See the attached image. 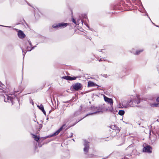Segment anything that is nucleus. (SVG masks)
<instances>
[{"label":"nucleus","mask_w":159,"mask_h":159,"mask_svg":"<svg viewBox=\"0 0 159 159\" xmlns=\"http://www.w3.org/2000/svg\"><path fill=\"white\" fill-rule=\"evenodd\" d=\"M66 127V124H63L59 129L61 131V130H62L64 129H65V128Z\"/></svg>","instance_id":"obj_19"},{"label":"nucleus","mask_w":159,"mask_h":159,"mask_svg":"<svg viewBox=\"0 0 159 159\" xmlns=\"http://www.w3.org/2000/svg\"><path fill=\"white\" fill-rule=\"evenodd\" d=\"M33 135V138L36 141H38V140H39V138L37 136L35 135Z\"/></svg>","instance_id":"obj_16"},{"label":"nucleus","mask_w":159,"mask_h":159,"mask_svg":"<svg viewBox=\"0 0 159 159\" xmlns=\"http://www.w3.org/2000/svg\"><path fill=\"white\" fill-rule=\"evenodd\" d=\"M66 127V124H63L59 129L61 131V130H62L64 129H65V128Z\"/></svg>","instance_id":"obj_17"},{"label":"nucleus","mask_w":159,"mask_h":159,"mask_svg":"<svg viewBox=\"0 0 159 159\" xmlns=\"http://www.w3.org/2000/svg\"><path fill=\"white\" fill-rule=\"evenodd\" d=\"M61 131L58 129L52 135V136H54L58 135Z\"/></svg>","instance_id":"obj_15"},{"label":"nucleus","mask_w":159,"mask_h":159,"mask_svg":"<svg viewBox=\"0 0 159 159\" xmlns=\"http://www.w3.org/2000/svg\"><path fill=\"white\" fill-rule=\"evenodd\" d=\"M104 99L106 102L109 103L112 107V106L113 105V102L111 98H108L106 96L104 95Z\"/></svg>","instance_id":"obj_6"},{"label":"nucleus","mask_w":159,"mask_h":159,"mask_svg":"<svg viewBox=\"0 0 159 159\" xmlns=\"http://www.w3.org/2000/svg\"><path fill=\"white\" fill-rule=\"evenodd\" d=\"M91 110L92 112L90 114L87 115V116L97 113L102 112V109L100 107H96L94 106H93L91 107Z\"/></svg>","instance_id":"obj_2"},{"label":"nucleus","mask_w":159,"mask_h":159,"mask_svg":"<svg viewBox=\"0 0 159 159\" xmlns=\"http://www.w3.org/2000/svg\"><path fill=\"white\" fill-rule=\"evenodd\" d=\"M31 103H32V105H34V102H33V101L32 100Z\"/></svg>","instance_id":"obj_27"},{"label":"nucleus","mask_w":159,"mask_h":159,"mask_svg":"<svg viewBox=\"0 0 159 159\" xmlns=\"http://www.w3.org/2000/svg\"><path fill=\"white\" fill-rule=\"evenodd\" d=\"M151 106L152 107H159V103H151Z\"/></svg>","instance_id":"obj_13"},{"label":"nucleus","mask_w":159,"mask_h":159,"mask_svg":"<svg viewBox=\"0 0 159 159\" xmlns=\"http://www.w3.org/2000/svg\"><path fill=\"white\" fill-rule=\"evenodd\" d=\"M95 86V84L92 82L89 81L88 82V86L89 87H93Z\"/></svg>","instance_id":"obj_12"},{"label":"nucleus","mask_w":159,"mask_h":159,"mask_svg":"<svg viewBox=\"0 0 159 159\" xmlns=\"http://www.w3.org/2000/svg\"><path fill=\"white\" fill-rule=\"evenodd\" d=\"M2 98L4 99V101L5 102H12L13 100V98L12 97L7 95H6L5 96H3Z\"/></svg>","instance_id":"obj_4"},{"label":"nucleus","mask_w":159,"mask_h":159,"mask_svg":"<svg viewBox=\"0 0 159 159\" xmlns=\"http://www.w3.org/2000/svg\"><path fill=\"white\" fill-rule=\"evenodd\" d=\"M81 87V84L79 83H76L73 85V88L76 91L80 90Z\"/></svg>","instance_id":"obj_7"},{"label":"nucleus","mask_w":159,"mask_h":159,"mask_svg":"<svg viewBox=\"0 0 159 159\" xmlns=\"http://www.w3.org/2000/svg\"><path fill=\"white\" fill-rule=\"evenodd\" d=\"M84 151L86 153L88 152L89 149V142H88L86 140L84 141Z\"/></svg>","instance_id":"obj_5"},{"label":"nucleus","mask_w":159,"mask_h":159,"mask_svg":"<svg viewBox=\"0 0 159 159\" xmlns=\"http://www.w3.org/2000/svg\"><path fill=\"white\" fill-rule=\"evenodd\" d=\"M34 48V47H33L31 48L30 49H29V48L28 47L27 48V51H31Z\"/></svg>","instance_id":"obj_23"},{"label":"nucleus","mask_w":159,"mask_h":159,"mask_svg":"<svg viewBox=\"0 0 159 159\" xmlns=\"http://www.w3.org/2000/svg\"><path fill=\"white\" fill-rule=\"evenodd\" d=\"M128 159V158H127L126 157H125L123 159Z\"/></svg>","instance_id":"obj_28"},{"label":"nucleus","mask_w":159,"mask_h":159,"mask_svg":"<svg viewBox=\"0 0 159 159\" xmlns=\"http://www.w3.org/2000/svg\"><path fill=\"white\" fill-rule=\"evenodd\" d=\"M102 60L100 59L99 60V61H100Z\"/></svg>","instance_id":"obj_29"},{"label":"nucleus","mask_w":159,"mask_h":159,"mask_svg":"<svg viewBox=\"0 0 159 159\" xmlns=\"http://www.w3.org/2000/svg\"><path fill=\"white\" fill-rule=\"evenodd\" d=\"M37 107L40 110L42 111L44 114L46 115V112L44 110L43 106L41 104L40 106H37Z\"/></svg>","instance_id":"obj_11"},{"label":"nucleus","mask_w":159,"mask_h":159,"mask_svg":"<svg viewBox=\"0 0 159 159\" xmlns=\"http://www.w3.org/2000/svg\"><path fill=\"white\" fill-rule=\"evenodd\" d=\"M137 99H138V98H136L135 100H131L129 102H127L126 103V101H123L122 103V106L125 107H127L129 106L132 107L136 106L140 102V100H137Z\"/></svg>","instance_id":"obj_1"},{"label":"nucleus","mask_w":159,"mask_h":159,"mask_svg":"<svg viewBox=\"0 0 159 159\" xmlns=\"http://www.w3.org/2000/svg\"><path fill=\"white\" fill-rule=\"evenodd\" d=\"M28 42L30 47H31L32 46V45L30 41V40H28Z\"/></svg>","instance_id":"obj_24"},{"label":"nucleus","mask_w":159,"mask_h":159,"mask_svg":"<svg viewBox=\"0 0 159 159\" xmlns=\"http://www.w3.org/2000/svg\"><path fill=\"white\" fill-rule=\"evenodd\" d=\"M22 52H23V55H24V56L25 54V52H24L23 50H22Z\"/></svg>","instance_id":"obj_25"},{"label":"nucleus","mask_w":159,"mask_h":159,"mask_svg":"<svg viewBox=\"0 0 159 159\" xmlns=\"http://www.w3.org/2000/svg\"><path fill=\"white\" fill-rule=\"evenodd\" d=\"M66 127V124H63L59 129L61 131V130H62L64 129H65V128Z\"/></svg>","instance_id":"obj_18"},{"label":"nucleus","mask_w":159,"mask_h":159,"mask_svg":"<svg viewBox=\"0 0 159 159\" xmlns=\"http://www.w3.org/2000/svg\"><path fill=\"white\" fill-rule=\"evenodd\" d=\"M152 148L149 146H147L143 148V151L146 152L151 153L152 152Z\"/></svg>","instance_id":"obj_8"},{"label":"nucleus","mask_w":159,"mask_h":159,"mask_svg":"<svg viewBox=\"0 0 159 159\" xmlns=\"http://www.w3.org/2000/svg\"><path fill=\"white\" fill-rule=\"evenodd\" d=\"M18 37L21 39L24 38L25 36V34L23 32L20 30H19L18 31Z\"/></svg>","instance_id":"obj_10"},{"label":"nucleus","mask_w":159,"mask_h":159,"mask_svg":"<svg viewBox=\"0 0 159 159\" xmlns=\"http://www.w3.org/2000/svg\"><path fill=\"white\" fill-rule=\"evenodd\" d=\"M61 131L58 129L52 135V136H54L58 135Z\"/></svg>","instance_id":"obj_14"},{"label":"nucleus","mask_w":159,"mask_h":159,"mask_svg":"<svg viewBox=\"0 0 159 159\" xmlns=\"http://www.w3.org/2000/svg\"><path fill=\"white\" fill-rule=\"evenodd\" d=\"M143 51V50H140L139 51H137L136 52V53H135L136 54H139L140 52H142Z\"/></svg>","instance_id":"obj_22"},{"label":"nucleus","mask_w":159,"mask_h":159,"mask_svg":"<svg viewBox=\"0 0 159 159\" xmlns=\"http://www.w3.org/2000/svg\"><path fill=\"white\" fill-rule=\"evenodd\" d=\"M125 113V111L123 110H120L119 111L118 114L119 115L122 116Z\"/></svg>","instance_id":"obj_20"},{"label":"nucleus","mask_w":159,"mask_h":159,"mask_svg":"<svg viewBox=\"0 0 159 159\" xmlns=\"http://www.w3.org/2000/svg\"><path fill=\"white\" fill-rule=\"evenodd\" d=\"M72 22L74 23L76 25H79V23H77L76 21H75V20L73 18L72 19Z\"/></svg>","instance_id":"obj_21"},{"label":"nucleus","mask_w":159,"mask_h":159,"mask_svg":"<svg viewBox=\"0 0 159 159\" xmlns=\"http://www.w3.org/2000/svg\"><path fill=\"white\" fill-rule=\"evenodd\" d=\"M157 101L159 102V97L157 98Z\"/></svg>","instance_id":"obj_26"},{"label":"nucleus","mask_w":159,"mask_h":159,"mask_svg":"<svg viewBox=\"0 0 159 159\" xmlns=\"http://www.w3.org/2000/svg\"><path fill=\"white\" fill-rule=\"evenodd\" d=\"M62 79L69 80H74L76 79L77 77H72L69 76H63L62 77Z\"/></svg>","instance_id":"obj_9"},{"label":"nucleus","mask_w":159,"mask_h":159,"mask_svg":"<svg viewBox=\"0 0 159 159\" xmlns=\"http://www.w3.org/2000/svg\"><path fill=\"white\" fill-rule=\"evenodd\" d=\"M68 25L67 23H60L57 24H55L52 25V27L54 28H62L66 27Z\"/></svg>","instance_id":"obj_3"}]
</instances>
